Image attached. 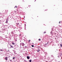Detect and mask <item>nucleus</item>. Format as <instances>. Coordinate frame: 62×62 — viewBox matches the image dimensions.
<instances>
[{
  "label": "nucleus",
  "mask_w": 62,
  "mask_h": 62,
  "mask_svg": "<svg viewBox=\"0 0 62 62\" xmlns=\"http://www.w3.org/2000/svg\"><path fill=\"white\" fill-rule=\"evenodd\" d=\"M17 8V6H15L14 8Z\"/></svg>",
  "instance_id": "20e7f679"
},
{
  "label": "nucleus",
  "mask_w": 62,
  "mask_h": 62,
  "mask_svg": "<svg viewBox=\"0 0 62 62\" xmlns=\"http://www.w3.org/2000/svg\"><path fill=\"white\" fill-rule=\"evenodd\" d=\"M7 11V12H8V11Z\"/></svg>",
  "instance_id": "aec40b11"
},
{
  "label": "nucleus",
  "mask_w": 62,
  "mask_h": 62,
  "mask_svg": "<svg viewBox=\"0 0 62 62\" xmlns=\"http://www.w3.org/2000/svg\"><path fill=\"white\" fill-rule=\"evenodd\" d=\"M61 23V21H60V22H59V23Z\"/></svg>",
  "instance_id": "4468645a"
},
{
  "label": "nucleus",
  "mask_w": 62,
  "mask_h": 62,
  "mask_svg": "<svg viewBox=\"0 0 62 62\" xmlns=\"http://www.w3.org/2000/svg\"><path fill=\"white\" fill-rule=\"evenodd\" d=\"M24 46V44L23 43L20 44V46Z\"/></svg>",
  "instance_id": "f257e3e1"
},
{
  "label": "nucleus",
  "mask_w": 62,
  "mask_h": 62,
  "mask_svg": "<svg viewBox=\"0 0 62 62\" xmlns=\"http://www.w3.org/2000/svg\"><path fill=\"white\" fill-rule=\"evenodd\" d=\"M39 41H40L41 40V39H39Z\"/></svg>",
  "instance_id": "6e6552de"
},
{
  "label": "nucleus",
  "mask_w": 62,
  "mask_h": 62,
  "mask_svg": "<svg viewBox=\"0 0 62 62\" xmlns=\"http://www.w3.org/2000/svg\"><path fill=\"white\" fill-rule=\"evenodd\" d=\"M29 61L30 62H31V60H30Z\"/></svg>",
  "instance_id": "1a4fd4ad"
},
{
  "label": "nucleus",
  "mask_w": 62,
  "mask_h": 62,
  "mask_svg": "<svg viewBox=\"0 0 62 62\" xmlns=\"http://www.w3.org/2000/svg\"><path fill=\"white\" fill-rule=\"evenodd\" d=\"M19 36H21V34H20Z\"/></svg>",
  "instance_id": "2eb2a0df"
},
{
  "label": "nucleus",
  "mask_w": 62,
  "mask_h": 62,
  "mask_svg": "<svg viewBox=\"0 0 62 62\" xmlns=\"http://www.w3.org/2000/svg\"><path fill=\"white\" fill-rule=\"evenodd\" d=\"M30 41H31L30 40H29V42H30Z\"/></svg>",
  "instance_id": "f3484780"
},
{
  "label": "nucleus",
  "mask_w": 62,
  "mask_h": 62,
  "mask_svg": "<svg viewBox=\"0 0 62 62\" xmlns=\"http://www.w3.org/2000/svg\"><path fill=\"white\" fill-rule=\"evenodd\" d=\"M0 51H3V50L1 49Z\"/></svg>",
  "instance_id": "f8f14e48"
},
{
  "label": "nucleus",
  "mask_w": 62,
  "mask_h": 62,
  "mask_svg": "<svg viewBox=\"0 0 62 62\" xmlns=\"http://www.w3.org/2000/svg\"><path fill=\"white\" fill-rule=\"evenodd\" d=\"M12 44H13V45H14L15 44L14 43H13V42L12 43Z\"/></svg>",
  "instance_id": "423d86ee"
},
{
  "label": "nucleus",
  "mask_w": 62,
  "mask_h": 62,
  "mask_svg": "<svg viewBox=\"0 0 62 62\" xmlns=\"http://www.w3.org/2000/svg\"><path fill=\"white\" fill-rule=\"evenodd\" d=\"M32 46V47H33L34 45H32V46Z\"/></svg>",
  "instance_id": "ddd939ff"
},
{
  "label": "nucleus",
  "mask_w": 62,
  "mask_h": 62,
  "mask_svg": "<svg viewBox=\"0 0 62 62\" xmlns=\"http://www.w3.org/2000/svg\"><path fill=\"white\" fill-rule=\"evenodd\" d=\"M6 22H7L6 23H8V19H7V20Z\"/></svg>",
  "instance_id": "9b49d317"
},
{
  "label": "nucleus",
  "mask_w": 62,
  "mask_h": 62,
  "mask_svg": "<svg viewBox=\"0 0 62 62\" xmlns=\"http://www.w3.org/2000/svg\"><path fill=\"white\" fill-rule=\"evenodd\" d=\"M44 33H46V32H44Z\"/></svg>",
  "instance_id": "6ab92c4d"
},
{
  "label": "nucleus",
  "mask_w": 62,
  "mask_h": 62,
  "mask_svg": "<svg viewBox=\"0 0 62 62\" xmlns=\"http://www.w3.org/2000/svg\"><path fill=\"white\" fill-rule=\"evenodd\" d=\"M7 10H6V11H7Z\"/></svg>",
  "instance_id": "412c9836"
},
{
  "label": "nucleus",
  "mask_w": 62,
  "mask_h": 62,
  "mask_svg": "<svg viewBox=\"0 0 62 62\" xmlns=\"http://www.w3.org/2000/svg\"><path fill=\"white\" fill-rule=\"evenodd\" d=\"M61 46L62 47V44H60Z\"/></svg>",
  "instance_id": "9d476101"
},
{
  "label": "nucleus",
  "mask_w": 62,
  "mask_h": 62,
  "mask_svg": "<svg viewBox=\"0 0 62 62\" xmlns=\"http://www.w3.org/2000/svg\"><path fill=\"white\" fill-rule=\"evenodd\" d=\"M10 46L12 48H13V46H11V45H10Z\"/></svg>",
  "instance_id": "39448f33"
},
{
  "label": "nucleus",
  "mask_w": 62,
  "mask_h": 62,
  "mask_svg": "<svg viewBox=\"0 0 62 62\" xmlns=\"http://www.w3.org/2000/svg\"><path fill=\"white\" fill-rule=\"evenodd\" d=\"M14 58H15V57L13 58V59Z\"/></svg>",
  "instance_id": "a211bd4d"
},
{
  "label": "nucleus",
  "mask_w": 62,
  "mask_h": 62,
  "mask_svg": "<svg viewBox=\"0 0 62 62\" xmlns=\"http://www.w3.org/2000/svg\"><path fill=\"white\" fill-rule=\"evenodd\" d=\"M39 49L38 50H37V52H39Z\"/></svg>",
  "instance_id": "0eeeda50"
},
{
  "label": "nucleus",
  "mask_w": 62,
  "mask_h": 62,
  "mask_svg": "<svg viewBox=\"0 0 62 62\" xmlns=\"http://www.w3.org/2000/svg\"><path fill=\"white\" fill-rule=\"evenodd\" d=\"M19 24V23H17V25H18V24Z\"/></svg>",
  "instance_id": "dca6fc26"
},
{
  "label": "nucleus",
  "mask_w": 62,
  "mask_h": 62,
  "mask_svg": "<svg viewBox=\"0 0 62 62\" xmlns=\"http://www.w3.org/2000/svg\"><path fill=\"white\" fill-rule=\"evenodd\" d=\"M27 58L28 59H29V58H30V57H29V56H27Z\"/></svg>",
  "instance_id": "7ed1b4c3"
},
{
  "label": "nucleus",
  "mask_w": 62,
  "mask_h": 62,
  "mask_svg": "<svg viewBox=\"0 0 62 62\" xmlns=\"http://www.w3.org/2000/svg\"><path fill=\"white\" fill-rule=\"evenodd\" d=\"M5 59L6 60V61L8 60V57H5Z\"/></svg>",
  "instance_id": "f03ea898"
}]
</instances>
